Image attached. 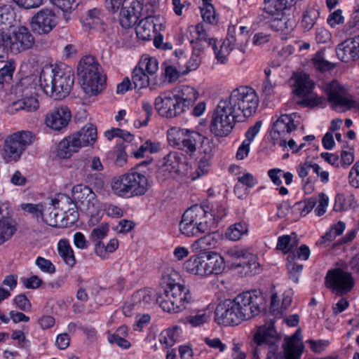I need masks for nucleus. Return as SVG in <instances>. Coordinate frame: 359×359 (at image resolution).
Instances as JSON below:
<instances>
[{"label":"nucleus","mask_w":359,"mask_h":359,"mask_svg":"<svg viewBox=\"0 0 359 359\" xmlns=\"http://www.w3.org/2000/svg\"><path fill=\"white\" fill-rule=\"evenodd\" d=\"M253 340L257 346L268 347L267 359H300L304 348L301 332L297 330L285 339L283 351L279 352L280 337L272 325L258 327Z\"/></svg>","instance_id":"f257e3e1"},{"label":"nucleus","mask_w":359,"mask_h":359,"mask_svg":"<svg viewBox=\"0 0 359 359\" xmlns=\"http://www.w3.org/2000/svg\"><path fill=\"white\" fill-rule=\"evenodd\" d=\"M258 297L250 292L225 299L215 311L217 322L223 325H237L254 318L259 313Z\"/></svg>","instance_id":"f03ea898"},{"label":"nucleus","mask_w":359,"mask_h":359,"mask_svg":"<svg viewBox=\"0 0 359 359\" xmlns=\"http://www.w3.org/2000/svg\"><path fill=\"white\" fill-rule=\"evenodd\" d=\"M72 69L64 65H45L39 76V85L44 93L55 100L67 97L74 85Z\"/></svg>","instance_id":"7ed1b4c3"},{"label":"nucleus","mask_w":359,"mask_h":359,"mask_svg":"<svg viewBox=\"0 0 359 359\" xmlns=\"http://www.w3.org/2000/svg\"><path fill=\"white\" fill-rule=\"evenodd\" d=\"M35 38L24 25L0 29V62L8 57L9 53L19 54L32 49Z\"/></svg>","instance_id":"20e7f679"},{"label":"nucleus","mask_w":359,"mask_h":359,"mask_svg":"<svg viewBox=\"0 0 359 359\" xmlns=\"http://www.w3.org/2000/svg\"><path fill=\"white\" fill-rule=\"evenodd\" d=\"M72 197L81 210L88 213L98 214L103 210L111 217L118 218L123 215V210L112 203L101 204L97 198L95 193L89 187L79 184L73 187Z\"/></svg>","instance_id":"39448f33"},{"label":"nucleus","mask_w":359,"mask_h":359,"mask_svg":"<svg viewBox=\"0 0 359 359\" xmlns=\"http://www.w3.org/2000/svg\"><path fill=\"white\" fill-rule=\"evenodd\" d=\"M12 92L18 100L7 106L6 111L9 114H15L20 110L35 112L39 109V96L32 76L21 79L13 86Z\"/></svg>","instance_id":"423d86ee"},{"label":"nucleus","mask_w":359,"mask_h":359,"mask_svg":"<svg viewBox=\"0 0 359 359\" xmlns=\"http://www.w3.org/2000/svg\"><path fill=\"white\" fill-rule=\"evenodd\" d=\"M78 75L81 88L86 95L95 96L104 90L106 77L101 66L94 57L88 56L80 61L78 65Z\"/></svg>","instance_id":"0eeeda50"},{"label":"nucleus","mask_w":359,"mask_h":359,"mask_svg":"<svg viewBox=\"0 0 359 359\" xmlns=\"http://www.w3.org/2000/svg\"><path fill=\"white\" fill-rule=\"evenodd\" d=\"M223 100L241 119L252 116L259 105L256 91L244 86L233 89L229 96Z\"/></svg>","instance_id":"6e6552de"},{"label":"nucleus","mask_w":359,"mask_h":359,"mask_svg":"<svg viewBox=\"0 0 359 359\" xmlns=\"http://www.w3.org/2000/svg\"><path fill=\"white\" fill-rule=\"evenodd\" d=\"M180 232L185 237H198L211 230V222L205 216V207L196 205L182 215L179 225Z\"/></svg>","instance_id":"1a4fd4ad"},{"label":"nucleus","mask_w":359,"mask_h":359,"mask_svg":"<svg viewBox=\"0 0 359 359\" xmlns=\"http://www.w3.org/2000/svg\"><path fill=\"white\" fill-rule=\"evenodd\" d=\"M325 94V103L328 102L332 109L340 111L359 109V102L349 93L348 86L337 80L326 81L320 86Z\"/></svg>","instance_id":"9d476101"},{"label":"nucleus","mask_w":359,"mask_h":359,"mask_svg":"<svg viewBox=\"0 0 359 359\" xmlns=\"http://www.w3.org/2000/svg\"><path fill=\"white\" fill-rule=\"evenodd\" d=\"M107 11L113 13L120 10L118 21L123 28L133 27L144 16V0H104Z\"/></svg>","instance_id":"9b49d317"},{"label":"nucleus","mask_w":359,"mask_h":359,"mask_svg":"<svg viewBox=\"0 0 359 359\" xmlns=\"http://www.w3.org/2000/svg\"><path fill=\"white\" fill-rule=\"evenodd\" d=\"M34 140V134L28 130L11 134L5 138L0 148L1 156L6 163L17 162Z\"/></svg>","instance_id":"f8f14e48"},{"label":"nucleus","mask_w":359,"mask_h":359,"mask_svg":"<svg viewBox=\"0 0 359 359\" xmlns=\"http://www.w3.org/2000/svg\"><path fill=\"white\" fill-rule=\"evenodd\" d=\"M192 297L186 286H176L170 289H164L158 294L156 302L165 312L178 313L186 309L191 302Z\"/></svg>","instance_id":"ddd939ff"},{"label":"nucleus","mask_w":359,"mask_h":359,"mask_svg":"<svg viewBox=\"0 0 359 359\" xmlns=\"http://www.w3.org/2000/svg\"><path fill=\"white\" fill-rule=\"evenodd\" d=\"M168 144L173 147L192 154L199 143L204 144L205 138L199 133L178 126L170 128L166 133Z\"/></svg>","instance_id":"4468645a"},{"label":"nucleus","mask_w":359,"mask_h":359,"mask_svg":"<svg viewBox=\"0 0 359 359\" xmlns=\"http://www.w3.org/2000/svg\"><path fill=\"white\" fill-rule=\"evenodd\" d=\"M241 120L224 100H222L212 113L210 129L215 136L226 137L231 132L236 122Z\"/></svg>","instance_id":"2eb2a0df"},{"label":"nucleus","mask_w":359,"mask_h":359,"mask_svg":"<svg viewBox=\"0 0 359 359\" xmlns=\"http://www.w3.org/2000/svg\"><path fill=\"white\" fill-rule=\"evenodd\" d=\"M293 92L302 97L300 104L308 107H323L325 98L313 92L315 83L310 76L304 73H299L293 76Z\"/></svg>","instance_id":"dca6fc26"},{"label":"nucleus","mask_w":359,"mask_h":359,"mask_svg":"<svg viewBox=\"0 0 359 359\" xmlns=\"http://www.w3.org/2000/svg\"><path fill=\"white\" fill-rule=\"evenodd\" d=\"M226 257L233 261L232 266L236 268H242L245 275L258 273L260 271V264L257 262V255L251 253L246 248L239 246H233L223 250Z\"/></svg>","instance_id":"f3484780"},{"label":"nucleus","mask_w":359,"mask_h":359,"mask_svg":"<svg viewBox=\"0 0 359 359\" xmlns=\"http://www.w3.org/2000/svg\"><path fill=\"white\" fill-rule=\"evenodd\" d=\"M154 107L161 116L166 118L179 117L187 112L170 91L161 93L157 96Z\"/></svg>","instance_id":"a211bd4d"},{"label":"nucleus","mask_w":359,"mask_h":359,"mask_svg":"<svg viewBox=\"0 0 359 359\" xmlns=\"http://www.w3.org/2000/svg\"><path fill=\"white\" fill-rule=\"evenodd\" d=\"M57 17L54 11L43 8L35 13L30 20L32 31L38 35L49 34L57 25Z\"/></svg>","instance_id":"6ab92c4d"},{"label":"nucleus","mask_w":359,"mask_h":359,"mask_svg":"<svg viewBox=\"0 0 359 359\" xmlns=\"http://www.w3.org/2000/svg\"><path fill=\"white\" fill-rule=\"evenodd\" d=\"M165 20L161 15L145 16L135 27L137 36L142 41L151 40L154 34L161 32L165 27Z\"/></svg>","instance_id":"aec40b11"},{"label":"nucleus","mask_w":359,"mask_h":359,"mask_svg":"<svg viewBox=\"0 0 359 359\" xmlns=\"http://www.w3.org/2000/svg\"><path fill=\"white\" fill-rule=\"evenodd\" d=\"M325 283L327 287L342 294L352 289L354 282L350 273L335 269L328 271L325 277Z\"/></svg>","instance_id":"412c9836"},{"label":"nucleus","mask_w":359,"mask_h":359,"mask_svg":"<svg viewBox=\"0 0 359 359\" xmlns=\"http://www.w3.org/2000/svg\"><path fill=\"white\" fill-rule=\"evenodd\" d=\"M72 113L68 107L60 105L49 110L44 117V124L54 131H61L69 125Z\"/></svg>","instance_id":"4be33fe9"},{"label":"nucleus","mask_w":359,"mask_h":359,"mask_svg":"<svg viewBox=\"0 0 359 359\" xmlns=\"http://www.w3.org/2000/svg\"><path fill=\"white\" fill-rule=\"evenodd\" d=\"M153 298L151 292L147 290H141L135 292L123 306V313L125 316L130 317L134 312L151 305Z\"/></svg>","instance_id":"5701e85b"},{"label":"nucleus","mask_w":359,"mask_h":359,"mask_svg":"<svg viewBox=\"0 0 359 359\" xmlns=\"http://www.w3.org/2000/svg\"><path fill=\"white\" fill-rule=\"evenodd\" d=\"M132 198L144 195L150 187L144 173L132 169L126 172Z\"/></svg>","instance_id":"b1692460"},{"label":"nucleus","mask_w":359,"mask_h":359,"mask_svg":"<svg viewBox=\"0 0 359 359\" xmlns=\"http://www.w3.org/2000/svg\"><path fill=\"white\" fill-rule=\"evenodd\" d=\"M236 36L233 34H231L230 31L219 47L217 46L215 39L209 40V46L213 49L217 62L225 64L228 61L229 54L236 47Z\"/></svg>","instance_id":"393cba45"},{"label":"nucleus","mask_w":359,"mask_h":359,"mask_svg":"<svg viewBox=\"0 0 359 359\" xmlns=\"http://www.w3.org/2000/svg\"><path fill=\"white\" fill-rule=\"evenodd\" d=\"M20 208L25 214L30 215L37 221H42L47 224H55V221L46 215V212L52 208V206L47 205V203H22Z\"/></svg>","instance_id":"a878e982"},{"label":"nucleus","mask_w":359,"mask_h":359,"mask_svg":"<svg viewBox=\"0 0 359 359\" xmlns=\"http://www.w3.org/2000/svg\"><path fill=\"white\" fill-rule=\"evenodd\" d=\"M184 108L189 111L198 97V92L192 86L182 85L170 90Z\"/></svg>","instance_id":"bb28decb"},{"label":"nucleus","mask_w":359,"mask_h":359,"mask_svg":"<svg viewBox=\"0 0 359 359\" xmlns=\"http://www.w3.org/2000/svg\"><path fill=\"white\" fill-rule=\"evenodd\" d=\"M335 51L338 59L344 62H351L359 58V51L354 37L348 38L339 43Z\"/></svg>","instance_id":"cd10ccee"},{"label":"nucleus","mask_w":359,"mask_h":359,"mask_svg":"<svg viewBox=\"0 0 359 359\" xmlns=\"http://www.w3.org/2000/svg\"><path fill=\"white\" fill-rule=\"evenodd\" d=\"M132 82L133 87L137 90L149 88L150 90H154L158 88L162 87L163 83L159 82L158 79H154L144 72L133 69L132 72Z\"/></svg>","instance_id":"c85d7f7f"},{"label":"nucleus","mask_w":359,"mask_h":359,"mask_svg":"<svg viewBox=\"0 0 359 359\" xmlns=\"http://www.w3.org/2000/svg\"><path fill=\"white\" fill-rule=\"evenodd\" d=\"M183 269L189 274L201 278L207 277L205 257L201 255H194L183 264Z\"/></svg>","instance_id":"c756f323"},{"label":"nucleus","mask_w":359,"mask_h":359,"mask_svg":"<svg viewBox=\"0 0 359 359\" xmlns=\"http://www.w3.org/2000/svg\"><path fill=\"white\" fill-rule=\"evenodd\" d=\"M182 155L177 151H172L164 156L159 162V170L169 175L178 174L182 163Z\"/></svg>","instance_id":"7c9ffc66"},{"label":"nucleus","mask_w":359,"mask_h":359,"mask_svg":"<svg viewBox=\"0 0 359 359\" xmlns=\"http://www.w3.org/2000/svg\"><path fill=\"white\" fill-rule=\"evenodd\" d=\"M104 13L99 8H94L87 12L83 20L84 26L99 32H104L107 27Z\"/></svg>","instance_id":"2f4dec72"},{"label":"nucleus","mask_w":359,"mask_h":359,"mask_svg":"<svg viewBox=\"0 0 359 359\" xmlns=\"http://www.w3.org/2000/svg\"><path fill=\"white\" fill-rule=\"evenodd\" d=\"M81 149L79 143L73 135L62 139L57 144L56 155L62 159L69 158L74 153Z\"/></svg>","instance_id":"473e14b6"},{"label":"nucleus","mask_w":359,"mask_h":359,"mask_svg":"<svg viewBox=\"0 0 359 359\" xmlns=\"http://www.w3.org/2000/svg\"><path fill=\"white\" fill-rule=\"evenodd\" d=\"M204 257L207 277L212 274H219L223 271L225 264L222 256L210 251L206 252Z\"/></svg>","instance_id":"72a5a7b5"},{"label":"nucleus","mask_w":359,"mask_h":359,"mask_svg":"<svg viewBox=\"0 0 359 359\" xmlns=\"http://www.w3.org/2000/svg\"><path fill=\"white\" fill-rule=\"evenodd\" d=\"M80 147L93 146L97 140V128L93 124H86L78 133L72 134Z\"/></svg>","instance_id":"f704fd0d"},{"label":"nucleus","mask_w":359,"mask_h":359,"mask_svg":"<svg viewBox=\"0 0 359 359\" xmlns=\"http://www.w3.org/2000/svg\"><path fill=\"white\" fill-rule=\"evenodd\" d=\"M110 187L113 194L123 198H131L127 173H124L111 179Z\"/></svg>","instance_id":"c9c22d12"},{"label":"nucleus","mask_w":359,"mask_h":359,"mask_svg":"<svg viewBox=\"0 0 359 359\" xmlns=\"http://www.w3.org/2000/svg\"><path fill=\"white\" fill-rule=\"evenodd\" d=\"M134 69L144 72L154 79H158V61L154 57L143 55Z\"/></svg>","instance_id":"e433bc0d"},{"label":"nucleus","mask_w":359,"mask_h":359,"mask_svg":"<svg viewBox=\"0 0 359 359\" xmlns=\"http://www.w3.org/2000/svg\"><path fill=\"white\" fill-rule=\"evenodd\" d=\"M293 292L291 290H286L282 295L281 302L277 294L271 296V309L273 314L280 317L284 311L290 306Z\"/></svg>","instance_id":"4c0bfd02"},{"label":"nucleus","mask_w":359,"mask_h":359,"mask_svg":"<svg viewBox=\"0 0 359 359\" xmlns=\"http://www.w3.org/2000/svg\"><path fill=\"white\" fill-rule=\"evenodd\" d=\"M249 234V224L244 221L229 226L224 233L225 238L231 241H238Z\"/></svg>","instance_id":"58836bf2"},{"label":"nucleus","mask_w":359,"mask_h":359,"mask_svg":"<svg viewBox=\"0 0 359 359\" xmlns=\"http://www.w3.org/2000/svg\"><path fill=\"white\" fill-rule=\"evenodd\" d=\"M186 37L192 45L197 44L201 41H205L209 45V40L213 39V38L208 36L202 23L189 26L186 32Z\"/></svg>","instance_id":"ea45409f"},{"label":"nucleus","mask_w":359,"mask_h":359,"mask_svg":"<svg viewBox=\"0 0 359 359\" xmlns=\"http://www.w3.org/2000/svg\"><path fill=\"white\" fill-rule=\"evenodd\" d=\"M16 231L15 221L8 215L0 217V245L11 238Z\"/></svg>","instance_id":"a19ab883"},{"label":"nucleus","mask_w":359,"mask_h":359,"mask_svg":"<svg viewBox=\"0 0 359 359\" xmlns=\"http://www.w3.org/2000/svg\"><path fill=\"white\" fill-rule=\"evenodd\" d=\"M295 116V114L281 115L273 124V132L278 135H284L294 130L296 128L294 121V117Z\"/></svg>","instance_id":"79ce46f5"},{"label":"nucleus","mask_w":359,"mask_h":359,"mask_svg":"<svg viewBox=\"0 0 359 359\" xmlns=\"http://www.w3.org/2000/svg\"><path fill=\"white\" fill-rule=\"evenodd\" d=\"M58 255L69 267L72 268L76 264L74 250L67 239H61L57 245Z\"/></svg>","instance_id":"37998d69"},{"label":"nucleus","mask_w":359,"mask_h":359,"mask_svg":"<svg viewBox=\"0 0 359 359\" xmlns=\"http://www.w3.org/2000/svg\"><path fill=\"white\" fill-rule=\"evenodd\" d=\"M311 66L320 72L330 71L335 67V65L325 59L323 50H319L313 54L311 58Z\"/></svg>","instance_id":"c03bdc74"},{"label":"nucleus","mask_w":359,"mask_h":359,"mask_svg":"<svg viewBox=\"0 0 359 359\" xmlns=\"http://www.w3.org/2000/svg\"><path fill=\"white\" fill-rule=\"evenodd\" d=\"M182 329L179 326H173L163 330L159 336V341L166 348L172 347L180 339Z\"/></svg>","instance_id":"a18cd8bd"},{"label":"nucleus","mask_w":359,"mask_h":359,"mask_svg":"<svg viewBox=\"0 0 359 359\" xmlns=\"http://www.w3.org/2000/svg\"><path fill=\"white\" fill-rule=\"evenodd\" d=\"M161 149L162 145L160 142L147 140L137 149L134 151L133 154L136 158H142L149 154L158 153Z\"/></svg>","instance_id":"49530a36"},{"label":"nucleus","mask_w":359,"mask_h":359,"mask_svg":"<svg viewBox=\"0 0 359 359\" xmlns=\"http://www.w3.org/2000/svg\"><path fill=\"white\" fill-rule=\"evenodd\" d=\"M320 15V8L318 5L308 7L303 13L302 26L306 30H310L316 24Z\"/></svg>","instance_id":"de8ad7c7"},{"label":"nucleus","mask_w":359,"mask_h":359,"mask_svg":"<svg viewBox=\"0 0 359 359\" xmlns=\"http://www.w3.org/2000/svg\"><path fill=\"white\" fill-rule=\"evenodd\" d=\"M286 6L285 0H264L263 11L271 17L282 15Z\"/></svg>","instance_id":"09e8293b"},{"label":"nucleus","mask_w":359,"mask_h":359,"mask_svg":"<svg viewBox=\"0 0 359 359\" xmlns=\"http://www.w3.org/2000/svg\"><path fill=\"white\" fill-rule=\"evenodd\" d=\"M204 153L205 155L200 158L197 168L191 175V178L194 180L208 174L209 171L210 161L211 158V149H205Z\"/></svg>","instance_id":"8fccbe9b"},{"label":"nucleus","mask_w":359,"mask_h":359,"mask_svg":"<svg viewBox=\"0 0 359 359\" xmlns=\"http://www.w3.org/2000/svg\"><path fill=\"white\" fill-rule=\"evenodd\" d=\"M217 244V240L212 234H208L205 236L193 241L190 248L194 252H201L214 248Z\"/></svg>","instance_id":"3c124183"},{"label":"nucleus","mask_w":359,"mask_h":359,"mask_svg":"<svg viewBox=\"0 0 359 359\" xmlns=\"http://www.w3.org/2000/svg\"><path fill=\"white\" fill-rule=\"evenodd\" d=\"M205 209L206 217L210 219L211 228L227 215L226 207L222 204L213 205L211 208L206 207Z\"/></svg>","instance_id":"603ef678"},{"label":"nucleus","mask_w":359,"mask_h":359,"mask_svg":"<svg viewBox=\"0 0 359 359\" xmlns=\"http://www.w3.org/2000/svg\"><path fill=\"white\" fill-rule=\"evenodd\" d=\"M162 280L165 285V289H170L176 286H184L178 283L180 280L179 273L172 267H165L162 271Z\"/></svg>","instance_id":"864d4df0"},{"label":"nucleus","mask_w":359,"mask_h":359,"mask_svg":"<svg viewBox=\"0 0 359 359\" xmlns=\"http://www.w3.org/2000/svg\"><path fill=\"white\" fill-rule=\"evenodd\" d=\"M298 244L295 234L283 235L278 238L276 248L281 250L284 254L290 252Z\"/></svg>","instance_id":"5fc2aeb1"},{"label":"nucleus","mask_w":359,"mask_h":359,"mask_svg":"<svg viewBox=\"0 0 359 359\" xmlns=\"http://www.w3.org/2000/svg\"><path fill=\"white\" fill-rule=\"evenodd\" d=\"M201 50L197 49L196 47H194L192 53L184 65H181L182 68V75H187L191 72L196 70L201 63V59L200 56Z\"/></svg>","instance_id":"6e6d98bb"},{"label":"nucleus","mask_w":359,"mask_h":359,"mask_svg":"<svg viewBox=\"0 0 359 359\" xmlns=\"http://www.w3.org/2000/svg\"><path fill=\"white\" fill-rule=\"evenodd\" d=\"M345 223L339 221L330 226L326 233L321 237L320 243H325L327 242L332 241L337 236L342 234L345 229Z\"/></svg>","instance_id":"4d7b16f0"},{"label":"nucleus","mask_w":359,"mask_h":359,"mask_svg":"<svg viewBox=\"0 0 359 359\" xmlns=\"http://www.w3.org/2000/svg\"><path fill=\"white\" fill-rule=\"evenodd\" d=\"M287 269L288 270L290 278L294 282L298 283L299 276L303 269V265L296 262V255H289L287 258Z\"/></svg>","instance_id":"13d9d810"},{"label":"nucleus","mask_w":359,"mask_h":359,"mask_svg":"<svg viewBox=\"0 0 359 359\" xmlns=\"http://www.w3.org/2000/svg\"><path fill=\"white\" fill-rule=\"evenodd\" d=\"M211 313L208 311H201L187 318L188 323L192 327L201 326L210 320Z\"/></svg>","instance_id":"bf43d9fd"},{"label":"nucleus","mask_w":359,"mask_h":359,"mask_svg":"<svg viewBox=\"0 0 359 359\" xmlns=\"http://www.w3.org/2000/svg\"><path fill=\"white\" fill-rule=\"evenodd\" d=\"M354 149L353 147L344 146L339 157V167L347 168L354 161Z\"/></svg>","instance_id":"052dcab7"},{"label":"nucleus","mask_w":359,"mask_h":359,"mask_svg":"<svg viewBox=\"0 0 359 359\" xmlns=\"http://www.w3.org/2000/svg\"><path fill=\"white\" fill-rule=\"evenodd\" d=\"M16 68V63L14 60H8L3 67L0 69V79L4 82L10 81Z\"/></svg>","instance_id":"680f3d73"},{"label":"nucleus","mask_w":359,"mask_h":359,"mask_svg":"<svg viewBox=\"0 0 359 359\" xmlns=\"http://www.w3.org/2000/svg\"><path fill=\"white\" fill-rule=\"evenodd\" d=\"M109 231V225L108 223H102L94 228L90 233V239L93 241H102L105 238Z\"/></svg>","instance_id":"e2e57ef3"},{"label":"nucleus","mask_w":359,"mask_h":359,"mask_svg":"<svg viewBox=\"0 0 359 359\" xmlns=\"http://www.w3.org/2000/svg\"><path fill=\"white\" fill-rule=\"evenodd\" d=\"M182 68L179 65L178 69L173 65H167L164 69V76L168 81L171 83L175 82L182 75Z\"/></svg>","instance_id":"0e129e2a"},{"label":"nucleus","mask_w":359,"mask_h":359,"mask_svg":"<svg viewBox=\"0 0 359 359\" xmlns=\"http://www.w3.org/2000/svg\"><path fill=\"white\" fill-rule=\"evenodd\" d=\"M201 13L202 18L205 22L211 25L217 23L215 8L212 4L201 6Z\"/></svg>","instance_id":"69168bd1"},{"label":"nucleus","mask_w":359,"mask_h":359,"mask_svg":"<svg viewBox=\"0 0 359 359\" xmlns=\"http://www.w3.org/2000/svg\"><path fill=\"white\" fill-rule=\"evenodd\" d=\"M35 264L45 273L53 274L56 271L55 265L49 259L40 256L36 257Z\"/></svg>","instance_id":"338daca9"},{"label":"nucleus","mask_w":359,"mask_h":359,"mask_svg":"<svg viewBox=\"0 0 359 359\" xmlns=\"http://www.w3.org/2000/svg\"><path fill=\"white\" fill-rule=\"evenodd\" d=\"M317 200L316 208L314 209V212L317 216L323 215L326 211L329 205V197L324 193L318 194V197L316 198Z\"/></svg>","instance_id":"774afa93"}]
</instances>
